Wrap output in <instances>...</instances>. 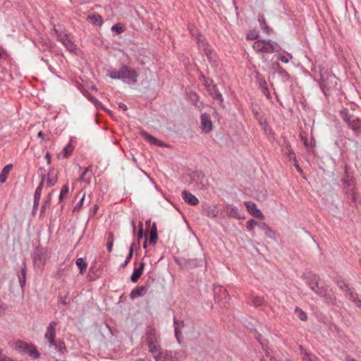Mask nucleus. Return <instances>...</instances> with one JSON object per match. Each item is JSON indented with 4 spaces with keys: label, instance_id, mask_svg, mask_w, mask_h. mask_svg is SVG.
Masks as SVG:
<instances>
[{
    "label": "nucleus",
    "instance_id": "64",
    "mask_svg": "<svg viewBox=\"0 0 361 361\" xmlns=\"http://www.w3.org/2000/svg\"><path fill=\"white\" fill-rule=\"evenodd\" d=\"M97 209H98V207H97V204H94V206L90 209V214H91L92 215H94V214L97 213Z\"/></svg>",
    "mask_w": 361,
    "mask_h": 361
},
{
    "label": "nucleus",
    "instance_id": "4",
    "mask_svg": "<svg viewBox=\"0 0 361 361\" xmlns=\"http://www.w3.org/2000/svg\"><path fill=\"white\" fill-rule=\"evenodd\" d=\"M196 42L200 51L204 52L207 56L209 61L212 66L216 67L218 66L216 57L214 51L212 50L211 46L209 44L206 39L202 35H197Z\"/></svg>",
    "mask_w": 361,
    "mask_h": 361
},
{
    "label": "nucleus",
    "instance_id": "49",
    "mask_svg": "<svg viewBox=\"0 0 361 361\" xmlns=\"http://www.w3.org/2000/svg\"><path fill=\"white\" fill-rule=\"evenodd\" d=\"M111 30L115 32L116 34H121L123 32V28L121 24L117 23L111 27Z\"/></svg>",
    "mask_w": 361,
    "mask_h": 361
},
{
    "label": "nucleus",
    "instance_id": "30",
    "mask_svg": "<svg viewBox=\"0 0 361 361\" xmlns=\"http://www.w3.org/2000/svg\"><path fill=\"white\" fill-rule=\"evenodd\" d=\"M25 353L35 359H37L39 357V353L37 350L35 346L32 344H29Z\"/></svg>",
    "mask_w": 361,
    "mask_h": 361
},
{
    "label": "nucleus",
    "instance_id": "33",
    "mask_svg": "<svg viewBox=\"0 0 361 361\" xmlns=\"http://www.w3.org/2000/svg\"><path fill=\"white\" fill-rule=\"evenodd\" d=\"M258 21L261 29L266 34H268L270 31L269 27L267 25L264 16L262 14L258 15Z\"/></svg>",
    "mask_w": 361,
    "mask_h": 361
},
{
    "label": "nucleus",
    "instance_id": "50",
    "mask_svg": "<svg viewBox=\"0 0 361 361\" xmlns=\"http://www.w3.org/2000/svg\"><path fill=\"white\" fill-rule=\"evenodd\" d=\"M286 152L287 154V156H288L289 160H290V157H296L291 148L290 145L288 142L286 144Z\"/></svg>",
    "mask_w": 361,
    "mask_h": 361
},
{
    "label": "nucleus",
    "instance_id": "38",
    "mask_svg": "<svg viewBox=\"0 0 361 361\" xmlns=\"http://www.w3.org/2000/svg\"><path fill=\"white\" fill-rule=\"evenodd\" d=\"M76 265L80 269V273L81 274H84L86 271L87 264L82 258L77 259Z\"/></svg>",
    "mask_w": 361,
    "mask_h": 361
},
{
    "label": "nucleus",
    "instance_id": "15",
    "mask_svg": "<svg viewBox=\"0 0 361 361\" xmlns=\"http://www.w3.org/2000/svg\"><path fill=\"white\" fill-rule=\"evenodd\" d=\"M202 130L204 133L207 134L213 129V124L211 121L210 116L204 113L200 116Z\"/></svg>",
    "mask_w": 361,
    "mask_h": 361
},
{
    "label": "nucleus",
    "instance_id": "57",
    "mask_svg": "<svg viewBox=\"0 0 361 361\" xmlns=\"http://www.w3.org/2000/svg\"><path fill=\"white\" fill-rule=\"evenodd\" d=\"M290 161H293L294 162V166L296 168L298 171L302 172V169L299 166L298 161L296 159V157H290Z\"/></svg>",
    "mask_w": 361,
    "mask_h": 361
},
{
    "label": "nucleus",
    "instance_id": "32",
    "mask_svg": "<svg viewBox=\"0 0 361 361\" xmlns=\"http://www.w3.org/2000/svg\"><path fill=\"white\" fill-rule=\"evenodd\" d=\"M199 79L200 80L202 84L205 87L207 90L209 89L211 85H214V80L209 78H207L202 73L200 75Z\"/></svg>",
    "mask_w": 361,
    "mask_h": 361
},
{
    "label": "nucleus",
    "instance_id": "2",
    "mask_svg": "<svg viewBox=\"0 0 361 361\" xmlns=\"http://www.w3.org/2000/svg\"><path fill=\"white\" fill-rule=\"evenodd\" d=\"M340 116L355 136L361 134V119L351 114L347 108L341 110Z\"/></svg>",
    "mask_w": 361,
    "mask_h": 361
},
{
    "label": "nucleus",
    "instance_id": "37",
    "mask_svg": "<svg viewBox=\"0 0 361 361\" xmlns=\"http://www.w3.org/2000/svg\"><path fill=\"white\" fill-rule=\"evenodd\" d=\"M52 347L61 354H64L66 352V348L65 346V343L62 340L59 341L58 342H55V345H53Z\"/></svg>",
    "mask_w": 361,
    "mask_h": 361
},
{
    "label": "nucleus",
    "instance_id": "18",
    "mask_svg": "<svg viewBox=\"0 0 361 361\" xmlns=\"http://www.w3.org/2000/svg\"><path fill=\"white\" fill-rule=\"evenodd\" d=\"M94 178V175L92 173V166H89L85 169V170L82 172L80 176L79 180L80 182H84L87 185H90L92 183V180Z\"/></svg>",
    "mask_w": 361,
    "mask_h": 361
},
{
    "label": "nucleus",
    "instance_id": "5",
    "mask_svg": "<svg viewBox=\"0 0 361 361\" xmlns=\"http://www.w3.org/2000/svg\"><path fill=\"white\" fill-rule=\"evenodd\" d=\"M146 226V233H145V240L143 243V247L146 248L147 242L149 245H155L157 240V225L156 223L154 222L151 226V220L148 219L145 221Z\"/></svg>",
    "mask_w": 361,
    "mask_h": 361
},
{
    "label": "nucleus",
    "instance_id": "61",
    "mask_svg": "<svg viewBox=\"0 0 361 361\" xmlns=\"http://www.w3.org/2000/svg\"><path fill=\"white\" fill-rule=\"evenodd\" d=\"M85 199V194L82 195V197L80 198L79 202L76 204V205L74 207V210L80 209L83 204V201Z\"/></svg>",
    "mask_w": 361,
    "mask_h": 361
},
{
    "label": "nucleus",
    "instance_id": "7",
    "mask_svg": "<svg viewBox=\"0 0 361 361\" xmlns=\"http://www.w3.org/2000/svg\"><path fill=\"white\" fill-rule=\"evenodd\" d=\"M338 84V78L335 75H329L326 78L324 75H321L319 86L325 95H327L328 92L335 88Z\"/></svg>",
    "mask_w": 361,
    "mask_h": 361
},
{
    "label": "nucleus",
    "instance_id": "8",
    "mask_svg": "<svg viewBox=\"0 0 361 361\" xmlns=\"http://www.w3.org/2000/svg\"><path fill=\"white\" fill-rule=\"evenodd\" d=\"M214 297L215 301L221 306L225 307L228 301L230 300V296L223 286L217 285L214 286Z\"/></svg>",
    "mask_w": 361,
    "mask_h": 361
},
{
    "label": "nucleus",
    "instance_id": "46",
    "mask_svg": "<svg viewBox=\"0 0 361 361\" xmlns=\"http://www.w3.org/2000/svg\"><path fill=\"white\" fill-rule=\"evenodd\" d=\"M87 98L95 106L96 108H102V103L96 97L92 95H89Z\"/></svg>",
    "mask_w": 361,
    "mask_h": 361
},
{
    "label": "nucleus",
    "instance_id": "62",
    "mask_svg": "<svg viewBox=\"0 0 361 361\" xmlns=\"http://www.w3.org/2000/svg\"><path fill=\"white\" fill-rule=\"evenodd\" d=\"M271 68L276 70L275 71L283 68L279 62H273L271 65Z\"/></svg>",
    "mask_w": 361,
    "mask_h": 361
},
{
    "label": "nucleus",
    "instance_id": "24",
    "mask_svg": "<svg viewBox=\"0 0 361 361\" xmlns=\"http://www.w3.org/2000/svg\"><path fill=\"white\" fill-rule=\"evenodd\" d=\"M173 324H174V333L175 336L178 341V342L180 343V336H181V332L180 329L183 327V322H178L176 317L173 319Z\"/></svg>",
    "mask_w": 361,
    "mask_h": 361
},
{
    "label": "nucleus",
    "instance_id": "63",
    "mask_svg": "<svg viewBox=\"0 0 361 361\" xmlns=\"http://www.w3.org/2000/svg\"><path fill=\"white\" fill-rule=\"evenodd\" d=\"M202 180L200 181V185L198 186L199 189H203L205 185L208 183L207 180L204 179V175H202Z\"/></svg>",
    "mask_w": 361,
    "mask_h": 361
},
{
    "label": "nucleus",
    "instance_id": "16",
    "mask_svg": "<svg viewBox=\"0 0 361 361\" xmlns=\"http://www.w3.org/2000/svg\"><path fill=\"white\" fill-rule=\"evenodd\" d=\"M244 204L246 207L247 212L252 216L261 219H264V214L259 209H257V205L255 202L246 201L244 202Z\"/></svg>",
    "mask_w": 361,
    "mask_h": 361
},
{
    "label": "nucleus",
    "instance_id": "47",
    "mask_svg": "<svg viewBox=\"0 0 361 361\" xmlns=\"http://www.w3.org/2000/svg\"><path fill=\"white\" fill-rule=\"evenodd\" d=\"M264 234L267 238L270 239H275L276 238L275 231L269 226L264 231Z\"/></svg>",
    "mask_w": 361,
    "mask_h": 361
},
{
    "label": "nucleus",
    "instance_id": "29",
    "mask_svg": "<svg viewBox=\"0 0 361 361\" xmlns=\"http://www.w3.org/2000/svg\"><path fill=\"white\" fill-rule=\"evenodd\" d=\"M44 180H45V175H42L41 176V181H40L39 185L37 186V188H36V190L35 191V194H34V199H36V200H39V199H40V196H41L42 188H43V185L44 183Z\"/></svg>",
    "mask_w": 361,
    "mask_h": 361
},
{
    "label": "nucleus",
    "instance_id": "48",
    "mask_svg": "<svg viewBox=\"0 0 361 361\" xmlns=\"http://www.w3.org/2000/svg\"><path fill=\"white\" fill-rule=\"evenodd\" d=\"M257 83L260 90L262 89L263 87H266L267 85V81L265 80V79L260 76L257 77Z\"/></svg>",
    "mask_w": 361,
    "mask_h": 361
},
{
    "label": "nucleus",
    "instance_id": "43",
    "mask_svg": "<svg viewBox=\"0 0 361 361\" xmlns=\"http://www.w3.org/2000/svg\"><path fill=\"white\" fill-rule=\"evenodd\" d=\"M252 302L255 307L261 306L264 302V298L259 296H253L252 298Z\"/></svg>",
    "mask_w": 361,
    "mask_h": 361
},
{
    "label": "nucleus",
    "instance_id": "40",
    "mask_svg": "<svg viewBox=\"0 0 361 361\" xmlns=\"http://www.w3.org/2000/svg\"><path fill=\"white\" fill-rule=\"evenodd\" d=\"M253 113L260 126L266 124L267 121L262 113L257 111H254Z\"/></svg>",
    "mask_w": 361,
    "mask_h": 361
},
{
    "label": "nucleus",
    "instance_id": "23",
    "mask_svg": "<svg viewBox=\"0 0 361 361\" xmlns=\"http://www.w3.org/2000/svg\"><path fill=\"white\" fill-rule=\"evenodd\" d=\"M147 290V288L145 286H138L134 288L130 293V298L135 299L138 297L144 295Z\"/></svg>",
    "mask_w": 361,
    "mask_h": 361
},
{
    "label": "nucleus",
    "instance_id": "27",
    "mask_svg": "<svg viewBox=\"0 0 361 361\" xmlns=\"http://www.w3.org/2000/svg\"><path fill=\"white\" fill-rule=\"evenodd\" d=\"M73 146L71 144L67 145L63 150L58 154L59 159L67 158L73 151Z\"/></svg>",
    "mask_w": 361,
    "mask_h": 361
},
{
    "label": "nucleus",
    "instance_id": "31",
    "mask_svg": "<svg viewBox=\"0 0 361 361\" xmlns=\"http://www.w3.org/2000/svg\"><path fill=\"white\" fill-rule=\"evenodd\" d=\"M87 19L97 25H102L103 24L102 17L99 14H93L87 16Z\"/></svg>",
    "mask_w": 361,
    "mask_h": 361
},
{
    "label": "nucleus",
    "instance_id": "42",
    "mask_svg": "<svg viewBox=\"0 0 361 361\" xmlns=\"http://www.w3.org/2000/svg\"><path fill=\"white\" fill-rule=\"evenodd\" d=\"M255 226H257V221L255 219H250L246 223V228L252 235H253L252 232Z\"/></svg>",
    "mask_w": 361,
    "mask_h": 361
},
{
    "label": "nucleus",
    "instance_id": "11",
    "mask_svg": "<svg viewBox=\"0 0 361 361\" xmlns=\"http://www.w3.org/2000/svg\"><path fill=\"white\" fill-rule=\"evenodd\" d=\"M337 285L341 290H345L346 297L353 301L356 306L361 308V300L358 299L357 294L353 290L349 288L348 284L344 281H337Z\"/></svg>",
    "mask_w": 361,
    "mask_h": 361
},
{
    "label": "nucleus",
    "instance_id": "17",
    "mask_svg": "<svg viewBox=\"0 0 361 361\" xmlns=\"http://www.w3.org/2000/svg\"><path fill=\"white\" fill-rule=\"evenodd\" d=\"M222 214L226 216L240 219L241 218L238 209L231 204H226L224 206Z\"/></svg>",
    "mask_w": 361,
    "mask_h": 361
},
{
    "label": "nucleus",
    "instance_id": "6",
    "mask_svg": "<svg viewBox=\"0 0 361 361\" xmlns=\"http://www.w3.org/2000/svg\"><path fill=\"white\" fill-rule=\"evenodd\" d=\"M186 357L183 350H161L159 349V361H181Z\"/></svg>",
    "mask_w": 361,
    "mask_h": 361
},
{
    "label": "nucleus",
    "instance_id": "55",
    "mask_svg": "<svg viewBox=\"0 0 361 361\" xmlns=\"http://www.w3.org/2000/svg\"><path fill=\"white\" fill-rule=\"evenodd\" d=\"M257 226L264 232L266 229L269 227V225L265 222L257 221Z\"/></svg>",
    "mask_w": 361,
    "mask_h": 361
},
{
    "label": "nucleus",
    "instance_id": "1",
    "mask_svg": "<svg viewBox=\"0 0 361 361\" xmlns=\"http://www.w3.org/2000/svg\"><path fill=\"white\" fill-rule=\"evenodd\" d=\"M107 75L112 79H117L127 83H136L138 73L137 71L126 65L119 69H113L108 71Z\"/></svg>",
    "mask_w": 361,
    "mask_h": 361
},
{
    "label": "nucleus",
    "instance_id": "58",
    "mask_svg": "<svg viewBox=\"0 0 361 361\" xmlns=\"http://www.w3.org/2000/svg\"><path fill=\"white\" fill-rule=\"evenodd\" d=\"M257 37H258V34L256 33L255 32H250L247 35V38L249 39L254 40V39H256Z\"/></svg>",
    "mask_w": 361,
    "mask_h": 361
},
{
    "label": "nucleus",
    "instance_id": "54",
    "mask_svg": "<svg viewBox=\"0 0 361 361\" xmlns=\"http://www.w3.org/2000/svg\"><path fill=\"white\" fill-rule=\"evenodd\" d=\"M262 128V129L264 130V133L269 135H273V132H272V130L271 129V128L269 127V126L268 125L267 122H266V124L265 125H263V126H261Z\"/></svg>",
    "mask_w": 361,
    "mask_h": 361
},
{
    "label": "nucleus",
    "instance_id": "22",
    "mask_svg": "<svg viewBox=\"0 0 361 361\" xmlns=\"http://www.w3.org/2000/svg\"><path fill=\"white\" fill-rule=\"evenodd\" d=\"M300 355L304 361H319L315 355L308 352L302 345H300Z\"/></svg>",
    "mask_w": 361,
    "mask_h": 361
},
{
    "label": "nucleus",
    "instance_id": "19",
    "mask_svg": "<svg viewBox=\"0 0 361 361\" xmlns=\"http://www.w3.org/2000/svg\"><path fill=\"white\" fill-rule=\"evenodd\" d=\"M209 94L212 97V98L217 101L219 104H222L224 102V98L221 93L217 88L216 84L211 85L209 89L207 90Z\"/></svg>",
    "mask_w": 361,
    "mask_h": 361
},
{
    "label": "nucleus",
    "instance_id": "26",
    "mask_svg": "<svg viewBox=\"0 0 361 361\" xmlns=\"http://www.w3.org/2000/svg\"><path fill=\"white\" fill-rule=\"evenodd\" d=\"M12 168H13V165L11 164H8L3 168V169L0 173V183L1 184L4 183L6 181L7 176H8L9 172L11 171V170L12 169Z\"/></svg>",
    "mask_w": 361,
    "mask_h": 361
},
{
    "label": "nucleus",
    "instance_id": "14",
    "mask_svg": "<svg viewBox=\"0 0 361 361\" xmlns=\"http://www.w3.org/2000/svg\"><path fill=\"white\" fill-rule=\"evenodd\" d=\"M55 32L57 35L58 40L60 41L68 51H73L75 49V45L67 34L60 33L56 30H55Z\"/></svg>",
    "mask_w": 361,
    "mask_h": 361
},
{
    "label": "nucleus",
    "instance_id": "34",
    "mask_svg": "<svg viewBox=\"0 0 361 361\" xmlns=\"http://www.w3.org/2000/svg\"><path fill=\"white\" fill-rule=\"evenodd\" d=\"M25 274H26V266L25 264H23V267L21 269L20 273L18 274V281L20 287L23 288L25 286L26 279H25Z\"/></svg>",
    "mask_w": 361,
    "mask_h": 361
},
{
    "label": "nucleus",
    "instance_id": "3",
    "mask_svg": "<svg viewBox=\"0 0 361 361\" xmlns=\"http://www.w3.org/2000/svg\"><path fill=\"white\" fill-rule=\"evenodd\" d=\"M252 48L258 53H274L279 51L281 48L275 41L271 39H257L252 45Z\"/></svg>",
    "mask_w": 361,
    "mask_h": 361
},
{
    "label": "nucleus",
    "instance_id": "10",
    "mask_svg": "<svg viewBox=\"0 0 361 361\" xmlns=\"http://www.w3.org/2000/svg\"><path fill=\"white\" fill-rule=\"evenodd\" d=\"M32 256L34 267L38 269H42L47 259L46 251L42 248H37L33 252Z\"/></svg>",
    "mask_w": 361,
    "mask_h": 361
},
{
    "label": "nucleus",
    "instance_id": "12",
    "mask_svg": "<svg viewBox=\"0 0 361 361\" xmlns=\"http://www.w3.org/2000/svg\"><path fill=\"white\" fill-rule=\"evenodd\" d=\"M147 342L150 352L154 355L155 361H158V345L155 337V330H149L147 334Z\"/></svg>",
    "mask_w": 361,
    "mask_h": 361
},
{
    "label": "nucleus",
    "instance_id": "60",
    "mask_svg": "<svg viewBox=\"0 0 361 361\" xmlns=\"http://www.w3.org/2000/svg\"><path fill=\"white\" fill-rule=\"evenodd\" d=\"M68 298V293H66L64 296L59 295V302L62 305H66V299Z\"/></svg>",
    "mask_w": 361,
    "mask_h": 361
},
{
    "label": "nucleus",
    "instance_id": "59",
    "mask_svg": "<svg viewBox=\"0 0 361 361\" xmlns=\"http://www.w3.org/2000/svg\"><path fill=\"white\" fill-rule=\"evenodd\" d=\"M276 59L283 63H288V61H289L288 59L286 56L282 55V54L277 55Z\"/></svg>",
    "mask_w": 361,
    "mask_h": 361
},
{
    "label": "nucleus",
    "instance_id": "53",
    "mask_svg": "<svg viewBox=\"0 0 361 361\" xmlns=\"http://www.w3.org/2000/svg\"><path fill=\"white\" fill-rule=\"evenodd\" d=\"M56 181L57 178L56 177H50L49 175H48V179L47 181V186L51 187L54 185Z\"/></svg>",
    "mask_w": 361,
    "mask_h": 361
},
{
    "label": "nucleus",
    "instance_id": "52",
    "mask_svg": "<svg viewBox=\"0 0 361 361\" xmlns=\"http://www.w3.org/2000/svg\"><path fill=\"white\" fill-rule=\"evenodd\" d=\"M264 350L266 356L269 358L270 361H283L280 357L271 355L267 350L265 349Z\"/></svg>",
    "mask_w": 361,
    "mask_h": 361
},
{
    "label": "nucleus",
    "instance_id": "21",
    "mask_svg": "<svg viewBox=\"0 0 361 361\" xmlns=\"http://www.w3.org/2000/svg\"><path fill=\"white\" fill-rule=\"evenodd\" d=\"M181 196L184 201L190 205H196L199 202L198 199L194 195L186 190L182 191Z\"/></svg>",
    "mask_w": 361,
    "mask_h": 361
},
{
    "label": "nucleus",
    "instance_id": "9",
    "mask_svg": "<svg viewBox=\"0 0 361 361\" xmlns=\"http://www.w3.org/2000/svg\"><path fill=\"white\" fill-rule=\"evenodd\" d=\"M317 295L322 298L324 302L328 305H334L336 301V297L331 293L328 286H318L314 291Z\"/></svg>",
    "mask_w": 361,
    "mask_h": 361
},
{
    "label": "nucleus",
    "instance_id": "44",
    "mask_svg": "<svg viewBox=\"0 0 361 361\" xmlns=\"http://www.w3.org/2000/svg\"><path fill=\"white\" fill-rule=\"evenodd\" d=\"M108 242H107V251L111 252L112 251L113 245H114V236L112 233H109L108 236Z\"/></svg>",
    "mask_w": 361,
    "mask_h": 361
},
{
    "label": "nucleus",
    "instance_id": "51",
    "mask_svg": "<svg viewBox=\"0 0 361 361\" xmlns=\"http://www.w3.org/2000/svg\"><path fill=\"white\" fill-rule=\"evenodd\" d=\"M68 190H69V188H68V185H64L61 190V192L59 195V200H62L63 197L68 192Z\"/></svg>",
    "mask_w": 361,
    "mask_h": 361
},
{
    "label": "nucleus",
    "instance_id": "25",
    "mask_svg": "<svg viewBox=\"0 0 361 361\" xmlns=\"http://www.w3.org/2000/svg\"><path fill=\"white\" fill-rule=\"evenodd\" d=\"M144 268V263L141 262L140 265L138 268H135L133 272L131 275L130 279L133 282L135 283L138 281L139 278L141 276Z\"/></svg>",
    "mask_w": 361,
    "mask_h": 361
},
{
    "label": "nucleus",
    "instance_id": "45",
    "mask_svg": "<svg viewBox=\"0 0 361 361\" xmlns=\"http://www.w3.org/2000/svg\"><path fill=\"white\" fill-rule=\"evenodd\" d=\"M133 246H134V244H132L130 245V250H129V254H128V257H126V260L124 261V262L121 264V267H125L130 261L132 256H133Z\"/></svg>",
    "mask_w": 361,
    "mask_h": 361
},
{
    "label": "nucleus",
    "instance_id": "35",
    "mask_svg": "<svg viewBox=\"0 0 361 361\" xmlns=\"http://www.w3.org/2000/svg\"><path fill=\"white\" fill-rule=\"evenodd\" d=\"M202 213L203 215L211 219L215 218L218 216V211L211 207H207L204 209Z\"/></svg>",
    "mask_w": 361,
    "mask_h": 361
},
{
    "label": "nucleus",
    "instance_id": "28",
    "mask_svg": "<svg viewBox=\"0 0 361 361\" xmlns=\"http://www.w3.org/2000/svg\"><path fill=\"white\" fill-rule=\"evenodd\" d=\"M140 136L145 140L147 142H149L152 145H158V140L155 138L154 137L152 136L150 134H149L146 131H141L140 132Z\"/></svg>",
    "mask_w": 361,
    "mask_h": 361
},
{
    "label": "nucleus",
    "instance_id": "41",
    "mask_svg": "<svg viewBox=\"0 0 361 361\" xmlns=\"http://www.w3.org/2000/svg\"><path fill=\"white\" fill-rule=\"evenodd\" d=\"M295 313L301 321H306L307 319L306 313L300 308L296 307Z\"/></svg>",
    "mask_w": 361,
    "mask_h": 361
},
{
    "label": "nucleus",
    "instance_id": "13",
    "mask_svg": "<svg viewBox=\"0 0 361 361\" xmlns=\"http://www.w3.org/2000/svg\"><path fill=\"white\" fill-rule=\"evenodd\" d=\"M57 326V323L54 321L51 322L46 330L44 334V338L47 342L49 343V347H52L53 345H55L56 342V327Z\"/></svg>",
    "mask_w": 361,
    "mask_h": 361
},
{
    "label": "nucleus",
    "instance_id": "36",
    "mask_svg": "<svg viewBox=\"0 0 361 361\" xmlns=\"http://www.w3.org/2000/svg\"><path fill=\"white\" fill-rule=\"evenodd\" d=\"M306 283L310 288L313 291L316 290L319 286L318 279L316 276H314L312 278L307 279Z\"/></svg>",
    "mask_w": 361,
    "mask_h": 361
},
{
    "label": "nucleus",
    "instance_id": "39",
    "mask_svg": "<svg viewBox=\"0 0 361 361\" xmlns=\"http://www.w3.org/2000/svg\"><path fill=\"white\" fill-rule=\"evenodd\" d=\"M274 73H277L280 75L281 81L283 82H286L289 80L290 75L289 73L283 68L280 69L279 71H276Z\"/></svg>",
    "mask_w": 361,
    "mask_h": 361
},
{
    "label": "nucleus",
    "instance_id": "56",
    "mask_svg": "<svg viewBox=\"0 0 361 361\" xmlns=\"http://www.w3.org/2000/svg\"><path fill=\"white\" fill-rule=\"evenodd\" d=\"M261 91L266 96V97L267 99H271V94H270V92L269 90V88H268L267 85L266 87H263V88L261 89Z\"/></svg>",
    "mask_w": 361,
    "mask_h": 361
},
{
    "label": "nucleus",
    "instance_id": "20",
    "mask_svg": "<svg viewBox=\"0 0 361 361\" xmlns=\"http://www.w3.org/2000/svg\"><path fill=\"white\" fill-rule=\"evenodd\" d=\"M30 343L23 341H17L9 343V345L13 349L18 350L20 353H25Z\"/></svg>",
    "mask_w": 361,
    "mask_h": 361
}]
</instances>
